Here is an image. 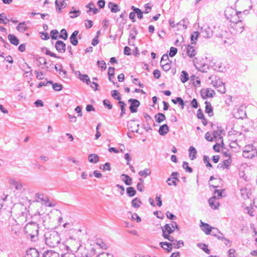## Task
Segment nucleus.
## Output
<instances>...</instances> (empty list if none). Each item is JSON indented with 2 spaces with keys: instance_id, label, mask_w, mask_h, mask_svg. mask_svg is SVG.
Listing matches in <instances>:
<instances>
[{
  "instance_id": "1",
  "label": "nucleus",
  "mask_w": 257,
  "mask_h": 257,
  "mask_svg": "<svg viewBox=\"0 0 257 257\" xmlns=\"http://www.w3.org/2000/svg\"><path fill=\"white\" fill-rule=\"evenodd\" d=\"M24 232L28 238H30L32 241H35L38 238L39 226L38 224L32 222L28 223L25 228Z\"/></svg>"
},
{
  "instance_id": "2",
  "label": "nucleus",
  "mask_w": 257,
  "mask_h": 257,
  "mask_svg": "<svg viewBox=\"0 0 257 257\" xmlns=\"http://www.w3.org/2000/svg\"><path fill=\"white\" fill-rule=\"evenodd\" d=\"M46 244L51 247H54L59 244L61 238L58 233L54 230L49 231L45 234Z\"/></svg>"
},
{
  "instance_id": "3",
  "label": "nucleus",
  "mask_w": 257,
  "mask_h": 257,
  "mask_svg": "<svg viewBox=\"0 0 257 257\" xmlns=\"http://www.w3.org/2000/svg\"><path fill=\"white\" fill-rule=\"evenodd\" d=\"M160 245L165 250L168 252H171L172 250L173 247L175 248H179L181 246L184 245V242L182 240H176L173 243H170L168 242H161Z\"/></svg>"
},
{
  "instance_id": "4",
  "label": "nucleus",
  "mask_w": 257,
  "mask_h": 257,
  "mask_svg": "<svg viewBox=\"0 0 257 257\" xmlns=\"http://www.w3.org/2000/svg\"><path fill=\"white\" fill-rule=\"evenodd\" d=\"M257 155V151L252 145L245 146L243 149L242 156L247 159H251Z\"/></svg>"
},
{
  "instance_id": "5",
  "label": "nucleus",
  "mask_w": 257,
  "mask_h": 257,
  "mask_svg": "<svg viewBox=\"0 0 257 257\" xmlns=\"http://www.w3.org/2000/svg\"><path fill=\"white\" fill-rule=\"evenodd\" d=\"M9 184L11 189H14L15 191H17L18 193H22L25 190L22 182L17 181L15 179H9Z\"/></svg>"
},
{
  "instance_id": "6",
  "label": "nucleus",
  "mask_w": 257,
  "mask_h": 257,
  "mask_svg": "<svg viewBox=\"0 0 257 257\" xmlns=\"http://www.w3.org/2000/svg\"><path fill=\"white\" fill-rule=\"evenodd\" d=\"M201 33L204 38H210L213 35L211 28L207 25H204L201 27Z\"/></svg>"
},
{
  "instance_id": "7",
  "label": "nucleus",
  "mask_w": 257,
  "mask_h": 257,
  "mask_svg": "<svg viewBox=\"0 0 257 257\" xmlns=\"http://www.w3.org/2000/svg\"><path fill=\"white\" fill-rule=\"evenodd\" d=\"M130 102V109L131 113H135L137 112L138 107L139 106L140 103V101L136 99L131 98L128 100Z\"/></svg>"
},
{
  "instance_id": "8",
  "label": "nucleus",
  "mask_w": 257,
  "mask_h": 257,
  "mask_svg": "<svg viewBox=\"0 0 257 257\" xmlns=\"http://www.w3.org/2000/svg\"><path fill=\"white\" fill-rule=\"evenodd\" d=\"M178 175L179 173L178 172H173L171 174V177L169 178L167 180V183L168 185L169 186L174 185L175 186H176V181H179V179H178Z\"/></svg>"
},
{
  "instance_id": "9",
  "label": "nucleus",
  "mask_w": 257,
  "mask_h": 257,
  "mask_svg": "<svg viewBox=\"0 0 257 257\" xmlns=\"http://www.w3.org/2000/svg\"><path fill=\"white\" fill-rule=\"evenodd\" d=\"M56 49L60 53H64L66 51V46L62 41L58 40L55 45Z\"/></svg>"
},
{
  "instance_id": "10",
  "label": "nucleus",
  "mask_w": 257,
  "mask_h": 257,
  "mask_svg": "<svg viewBox=\"0 0 257 257\" xmlns=\"http://www.w3.org/2000/svg\"><path fill=\"white\" fill-rule=\"evenodd\" d=\"M162 230V236L170 234L174 232V229L172 228L170 224H166L165 226L161 227Z\"/></svg>"
},
{
  "instance_id": "11",
  "label": "nucleus",
  "mask_w": 257,
  "mask_h": 257,
  "mask_svg": "<svg viewBox=\"0 0 257 257\" xmlns=\"http://www.w3.org/2000/svg\"><path fill=\"white\" fill-rule=\"evenodd\" d=\"M39 253L35 248H30L28 249L25 255V257H39Z\"/></svg>"
},
{
  "instance_id": "12",
  "label": "nucleus",
  "mask_w": 257,
  "mask_h": 257,
  "mask_svg": "<svg viewBox=\"0 0 257 257\" xmlns=\"http://www.w3.org/2000/svg\"><path fill=\"white\" fill-rule=\"evenodd\" d=\"M238 33H241L244 27L241 20H238L237 22L234 23L233 22V26H232Z\"/></svg>"
},
{
  "instance_id": "13",
  "label": "nucleus",
  "mask_w": 257,
  "mask_h": 257,
  "mask_svg": "<svg viewBox=\"0 0 257 257\" xmlns=\"http://www.w3.org/2000/svg\"><path fill=\"white\" fill-rule=\"evenodd\" d=\"M55 5H56L57 11L58 13H61V9L65 8L67 6V4L64 1L56 0L55 1Z\"/></svg>"
},
{
  "instance_id": "14",
  "label": "nucleus",
  "mask_w": 257,
  "mask_h": 257,
  "mask_svg": "<svg viewBox=\"0 0 257 257\" xmlns=\"http://www.w3.org/2000/svg\"><path fill=\"white\" fill-rule=\"evenodd\" d=\"M210 206L213 209H218L219 203L216 200V196H213L208 200Z\"/></svg>"
},
{
  "instance_id": "15",
  "label": "nucleus",
  "mask_w": 257,
  "mask_h": 257,
  "mask_svg": "<svg viewBox=\"0 0 257 257\" xmlns=\"http://www.w3.org/2000/svg\"><path fill=\"white\" fill-rule=\"evenodd\" d=\"M200 227L201 229L207 235L210 234L212 229V227L210 226L208 224L204 223L202 221H201Z\"/></svg>"
},
{
  "instance_id": "16",
  "label": "nucleus",
  "mask_w": 257,
  "mask_h": 257,
  "mask_svg": "<svg viewBox=\"0 0 257 257\" xmlns=\"http://www.w3.org/2000/svg\"><path fill=\"white\" fill-rule=\"evenodd\" d=\"M186 49L187 54L189 57L193 58L196 55V52L193 46L189 45L186 47Z\"/></svg>"
},
{
  "instance_id": "17",
  "label": "nucleus",
  "mask_w": 257,
  "mask_h": 257,
  "mask_svg": "<svg viewBox=\"0 0 257 257\" xmlns=\"http://www.w3.org/2000/svg\"><path fill=\"white\" fill-rule=\"evenodd\" d=\"M188 21L186 19H183L180 21L179 23L176 24V27L178 29H182L185 30L187 27V25L188 24Z\"/></svg>"
},
{
  "instance_id": "18",
  "label": "nucleus",
  "mask_w": 257,
  "mask_h": 257,
  "mask_svg": "<svg viewBox=\"0 0 257 257\" xmlns=\"http://www.w3.org/2000/svg\"><path fill=\"white\" fill-rule=\"evenodd\" d=\"M43 257H60V255L56 251L52 250H48L44 252Z\"/></svg>"
},
{
  "instance_id": "19",
  "label": "nucleus",
  "mask_w": 257,
  "mask_h": 257,
  "mask_svg": "<svg viewBox=\"0 0 257 257\" xmlns=\"http://www.w3.org/2000/svg\"><path fill=\"white\" fill-rule=\"evenodd\" d=\"M205 112L206 113H207L209 116H213V108L211 106V103L209 102L206 101L205 102Z\"/></svg>"
},
{
  "instance_id": "20",
  "label": "nucleus",
  "mask_w": 257,
  "mask_h": 257,
  "mask_svg": "<svg viewBox=\"0 0 257 257\" xmlns=\"http://www.w3.org/2000/svg\"><path fill=\"white\" fill-rule=\"evenodd\" d=\"M78 33L79 32L78 31H74L70 37V42L74 46H76L78 44V40L76 36Z\"/></svg>"
},
{
  "instance_id": "21",
  "label": "nucleus",
  "mask_w": 257,
  "mask_h": 257,
  "mask_svg": "<svg viewBox=\"0 0 257 257\" xmlns=\"http://www.w3.org/2000/svg\"><path fill=\"white\" fill-rule=\"evenodd\" d=\"M169 131L168 126L166 124H164L160 126L159 130V133L161 136H164L169 132Z\"/></svg>"
},
{
  "instance_id": "22",
  "label": "nucleus",
  "mask_w": 257,
  "mask_h": 257,
  "mask_svg": "<svg viewBox=\"0 0 257 257\" xmlns=\"http://www.w3.org/2000/svg\"><path fill=\"white\" fill-rule=\"evenodd\" d=\"M57 66H58L60 67L59 75L63 78H66L67 77V71L62 69L63 67H62V65H61V64L55 65V68L56 71H58V67Z\"/></svg>"
},
{
  "instance_id": "23",
  "label": "nucleus",
  "mask_w": 257,
  "mask_h": 257,
  "mask_svg": "<svg viewBox=\"0 0 257 257\" xmlns=\"http://www.w3.org/2000/svg\"><path fill=\"white\" fill-rule=\"evenodd\" d=\"M17 30L20 32L23 33L28 29L25 22L20 23L16 28Z\"/></svg>"
},
{
  "instance_id": "24",
  "label": "nucleus",
  "mask_w": 257,
  "mask_h": 257,
  "mask_svg": "<svg viewBox=\"0 0 257 257\" xmlns=\"http://www.w3.org/2000/svg\"><path fill=\"white\" fill-rule=\"evenodd\" d=\"M121 177L126 185H131L132 184V179L128 175L123 174L121 175Z\"/></svg>"
},
{
  "instance_id": "25",
  "label": "nucleus",
  "mask_w": 257,
  "mask_h": 257,
  "mask_svg": "<svg viewBox=\"0 0 257 257\" xmlns=\"http://www.w3.org/2000/svg\"><path fill=\"white\" fill-rule=\"evenodd\" d=\"M99 160V157L95 154H91L88 156V161L92 163H96Z\"/></svg>"
},
{
  "instance_id": "26",
  "label": "nucleus",
  "mask_w": 257,
  "mask_h": 257,
  "mask_svg": "<svg viewBox=\"0 0 257 257\" xmlns=\"http://www.w3.org/2000/svg\"><path fill=\"white\" fill-rule=\"evenodd\" d=\"M8 39L10 42L14 45L17 46L19 44V39L13 34H9L8 36Z\"/></svg>"
},
{
  "instance_id": "27",
  "label": "nucleus",
  "mask_w": 257,
  "mask_h": 257,
  "mask_svg": "<svg viewBox=\"0 0 257 257\" xmlns=\"http://www.w3.org/2000/svg\"><path fill=\"white\" fill-rule=\"evenodd\" d=\"M108 8L110 9L111 12L112 13H116L120 10L118 8V6L116 4L111 2L109 3Z\"/></svg>"
},
{
  "instance_id": "28",
  "label": "nucleus",
  "mask_w": 257,
  "mask_h": 257,
  "mask_svg": "<svg viewBox=\"0 0 257 257\" xmlns=\"http://www.w3.org/2000/svg\"><path fill=\"white\" fill-rule=\"evenodd\" d=\"M189 151L190 152L189 153V157L191 159V160H193L195 159H196V154L197 153V151H196V149H195V148H194L192 146L190 147L189 148Z\"/></svg>"
},
{
  "instance_id": "29",
  "label": "nucleus",
  "mask_w": 257,
  "mask_h": 257,
  "mask_svg": "<svg viewBox=\"0 0 257 257\" xmlns=\"http://www.w3.org/2000/svg\"><path fill=\"white\" fill-rule=\"evenodd\" d=\"M215 94L213 90L211 89H206L204 92H202V95L204 94L205 97H211Z\"/></svg>"
},
{
  "instance_id": "30",
  "label": "nucleus",
  "mask_w": 257,
  "mask_h": 257,
  "mask_svg": "<svg viewBox=\"0 0 257 257\" xmlns=\"http://www.w3.org/2000/svg\"><path fill=\"white\" fill-rule=\"evenodd\" d=\"M155 118L157 122L161 123L166 119V116L162 113H158L155 116Z\"/></svg>"
},
{
  "instance_id": "31",
  "label": "nucleus",
  "mask_w": 257,
  "mask_h": 257,
  "mask_svg": "<svg viewBox=\"0 0 257 257\" xmlns=\"http://www.w3.org/2000/svg\"><path fill=\"white\" fill-rule=\"evenodd\" d=\"M180 79L182 83H185L188 80L189 75L186 71H182L181 72Z\"/></svg>"
},
{
  "instance_id": "32",
  "label": "nucleus",
  "mask_w": 257,
  "mask_h": 257,
  "mask_svg": "<svg viewBox=\"0 0 257 257\" xmlns=\"http://www.w3.org/2000/svg\"><path fill=\"white\" fill-rule=\"evenodd\" d=\"M142 204V201L138 198H134L132 201V206L134 208L140 207Z\"/></svg>"
},
{
  "instance_id": "33",
  "label": "nucleus",
  "mask_w": 257,
  "mask_h": 257,
  "mask_svg": "<svg viewBox=\"0 0 257 257\" xmlns=\"http://www.w3.org/2000/svg\"><path fill=\"white\" fill-rule=\"evenodd\" d=\"M151 174V170L149 169H145L144 170L140 171L139 172V175L140 177H146L149 175H150Z\"/></svg>"
},
{
  "instance_id": "34",
  "label": "nucleus",
  "mask_w": 257,
  "mask_h": 257,
  "mask_svg": "<svg viewBox=\"0 0 257 257\" xmlns=\"http://www.w3.org/2000/svg\"><path fill=\"white\" fill-rule=\"evenodd\" d=\"M92 7L94 6V4L93 3H90L89 4H88L86 6V7L89 8V10L87 11V13H90V12L92 11L93 14H97L98 12V10L96 8H92Z\"/></svg>"
},
{
  "instance_id": "35",
  "label": "nucleus",
  "mask_w": 257,
  "mask_h": 257,
  "mask_svg": "<svg viewBox=\"0 0 257 257\" xmlns=\"http://www.w3.org/2000/svg\"><path fill=\"white\" fill-rule=\"evenodd\" d=\"M126 193L127 194L128 196L130 197H133L136 194V191L134 189V188L132 187H128L126 188Z\"/></svg>"
},
{
  "instance_id": "36",
  "label": "nucleus",
  "mask_w": 257,
  "mask_h": 257,
  "mask_svg": "<svg viewBox=\"0 0 257 257\" xmlns=\"http://www.w3.org/2000/svg\"><path fill=\"white\" fill-rule=\"evenodd\" d=\"M139 181L140 182L138 183L137 185V188L138 190H139V191L143 192L144 189V181L143 179H142V178H139Z\"/></svg>"
},
{
  "instance_id": "37",
  "label": "nucleus",
  "mask_w": 257,
  "mask_h": 257,
  "mask_svg": "<svg viewBox=\"0 0 257 257\" xmlns=\"http://www.w3.org/2000/svg\"><path fill=\"white\" fill-rule=\"evenodd\" d=\"M240 191L243 198L247 199L249 198V192L246 188L240 189Z\"/></svg>"
},
{
  "instance_id": "38",
  "label": "nucleus",
  "mask_w": 257,
  "mask_h": 257,
  "mask_svg": "<svg viewBox=\"0 0 257 257\" xmlns=\"http://www.w3.org/2000/svg\"><path fill=\"white\" fill-rule=\"evenodd\" d=\"M172 101L174 103L176 104L177 103H178L180 105L182 106V108L184 107V106L185 105V103L184 102L183 100L182 99V98L180 97H177L176 98V99H172Z\"/></svg>"
},
{
  "instance_id": "39",
  "label": "nucleus",
  "mask_w": 257,
  "mask_h": 257,
  "mask_svg": "<svg viewBox=\"0 0 257 257\" xmlns=\"http://www.w3.org/2000/svg\"><path fill=\"white\" fill-rule=\"evenodd\" d=\"M118 103L120 105L121 112L120 114V116L121 117L123 116V115L125 113V106H126L125 103L122 101H119Z\"/></svg>"
},
{
  "instance_id": "40",
  "label": "nucleus",
  "mask_w": 257,
  "mask_h": 257,
  "mask_svg": "<svg viewBox=\"0 0 257 257\" xmlns=\"http://www.w3.org/2000/svg\"><path fill=\"white\" fill-rule=\"evenodd\" d=\"M218 88V91L221 93H224L226 91L224 84L222 83L220 80H219V84Z\"/></svg>"
},
{
  "instance_id": "41",
  "label": "nucleus",
  "mask_w": 257,
  "mask_h": 257,
  "mask_svg": "<svg viewBox=\"0 0 257 257\" xmlns=\"http://www.w3.org/2000/svg\"><path fill=\"white\" fill-rule=\"evenodd\" d=\"M197 246L204 250L206 253L208 254L210 253V250L207 248L208 246L206 244L200 243L198 244Z\"/></svg>"
},
{
  "instance_id": "42",
  "label": "nucleus",
  "mask_w": 257,
  "mask_h": 257,
  "mask_svg": "<svg viewBox=\"0 0 257 257\" xmlns=\"http://www.w3.org/2000/svg\"><path fill=\"white\" fill-rule=\"evenodd\" d=\"M111 96L116 100H118L120 101L121 96L119 94V93L117 90H112L111 91Z\"/></svg>"
},
{
  "instance_id": "43",
  "label": "nucleus",
  "mask_w": 257,
  "mask_h": 257,
  "mask_svg": "<svg viewBox=\"0 0 257 257\" xmlns=\"http://www.w3.org/2000/svg\"><path fill=\"white\" fill-rule=\"evenodd\" d=\"M59 38L66 40L68 38V34L66 30L64 29H62L60 32V35H59Z\"/></svg>"
},
{
  "instance_id": "44",
  "label": "nucleus",
  "mask_w": 257,
  "mask_h": 257,
  "mask_svg": "<svg viewBox=\"0 0 257 257\" xmlns=\"http://www.w3.org/2000/svg\"><path fill=\"white\" fill-rule=\"evenodd\" d=\"M199 33L198 32H194L191 35V41L192 44H195V41L197 40V38L199 37Z\"/></svg>"
},
{
  "instance_id": "45",
  "label": "nucleus",
  "mask_w": 257,
  "mask_h": 257,
  "mask_svg": "<svg viewBox=\"0 0 257 257\" xmlns=\"http://www.w3.org/2000/svg\"><path fill=\"white\" fill-rule=\"evenodd\" d=\"M81 13L79 10H74L71 11L69 12V14H70V17L71 18H75L78 17L80 15Z\"/></svg>"
},
{
  "instance_id": "46",
  "label": "nucleus",
  "mask_w": 257,
  "mask_h": 257,
  "mask_svg": "<svg viewBox=\"0 0 257 257\" xmlns=\"http://www.w3.org/2000/svg\"><path fill=\"white\" fill-rule=\"evenodd\" d=\"M96 244L99 245L101 248L103 249L107 248V245L106 243L101 239H97L96 241Z\"/></svg>"
},
{
  "instance_id": "47",
  "label": "nucleus",
  "mask_w": 257,
  "mask_h": 257,
  "mask_svg": "<svg viewBox=\"0 0 257 257\" xmlns=\"http://www.w3.org/2000/svg\"><path fill=\"white\" fill-rule=\"evenodd\" d=\"M51 38L54 40H57L59 38L58 31L57 30H53L50 32Z\"/></svg>"
},
{
  "instance_id": "48",
  "label": "nucleus",
  "mask_w": 257,
  "mask_h": 257,
  "mask_svg": "<svg viewBox=\"0 0 257 257\" xmlns=\"http://www.w3.org/2000/svg\"><path fill=\"white\" fill-rule=\"evenodd\" d=\"M52 84L53 89L55 91H59L61 90L63 88L62 85L59 84L58 83H53Z\"/></svg>"
},
{
  "instance_id": "49",
  "label": "nucleus",
  "mask_w": 257,
  "mask_h": 257,
  "mask_svg": "<svg viewBox=\"0 0 257 257\" xmlns=\"http://www.w3.org/2000/svg\"><path fill=\"white\" fill-rule=\"evenodd\" d=\"M137 34V31H136V29H133L130 33L128 39H131L133 40H135Z\"/></svg>"
},
{
  "instance_id": "50",
  "label": "nucleus",
  "mask_w": 257,
  "mask_h": 257,
  "mask_svg": "<svg viewBox=\"0 0 257 257\" xmlns=\"http://www.w3.org/2000/svg\"><path fill=\"white\" fill-rule=\"evenodd\" d=\"M183 167L186 170V172L192 173L193 171L192 169L189 166L188 163L186 162H183Z\"/></svg>"
},
{
  "instance_id": "51",
  "label": "nucleus",
  "mask_w": 257,
  "mask_h": 257,
  "mask_svg": "<svg viewBox=\"0 0 257 257\" xmlns=\"http://www.w3.org/2000/svg\"><path fill=\"white\" fill-rule=\"evenodd\" d=\"M7 21H8V20H7V17L5 14H0V23L6 25L7 24Z\"/></svg>"
},
{
  "instance_id": "52",
  "label": "nucleus",
  "mask_w": 257,
  "mask_h": 257,
  "mask_svg": "<svg viewBox=\"0 0 257 257\" xmlns=\"http://www.w3.org/2000/svg\"><path fill=\"white\" fill-rule=\"evenodd\" d=\"M103 105L105 107H107L108 109H111L112 108V104H110V102L108 99H105L103 101Z\"/></svg>"
},
{
  "instance_id": "53",
  "label": "nucleus",
  "mask_w": 257,
  "mask_h": 257,
  "mask_svg": "<svg viewBox=\"0 0 257 257\" xmlns=\"http://www.w3.org/2000/svg\"><path fill=\"white\" fill-rule=\"evenodd\" d=\"M163 69L165 71H168L171 69V64L169 63L161 64Z\"/></svg>"
},
{
  "instance_id": "54",
  "label": "nucleus",
  "mask_w": 257,
  "mask_h": 257,
  "mask_svg": "<svg viewBox=\"0 0 257 257\" xmlns=\"http://www.w3.org/2000/svg\"><path fill=\"white\" fill-rule=\"evenodd\" d=\"M177 53V49L176 48L172 47L170 49L169 56L170 57H174Z\"/></svg>"
},
{
  "instance_id": "55",
  "label": "nucleus",
  "mask_w": 257,
  "mask_h": 257,
  "mask_svg": "<svg viewBox=\"0 0 257 257\" xmlns=\"http://www.w3.org/2000/svg\"><path fill=\"white\" fill-rule=\"evenodd\" d=\"M97 64L98 67L101 68L102 69L105 70L106 68V63L103 60L98 61Z\"/></svg>"
},
{
  "instance_id": "56",
  "label": "nucleus",
  "mask_w": 257,
  "mask_h": 257,
  "mask_svg": "<svg viewBox=\"0 0 257 257\" xmlns=\"http://www.w3.org/2000/svg\"><path fill=\"white\" fill-rule=\"evenodd\" d=\"M99 33V31L97 32L96 36L93 39V40L92 41L91 44L94 46H96L99 43V40L98 39Z\"/></svg>"
},
{
  "instance_id": "57",
  "label": "nucleus",
  "mask_w": 257,
  "mask_h": 257,
  "mask_svg": "<svg viewBox=\"0 0 257 257\" xmlns=\"http://www.w3.org/2000/svg\"><path fill=\"white\" fill-rule=\"evenodd\" d=\"M164 61H166V63H169V59L167 54H164L162 56L160 64L164 63Z\"/></svg>"
},
{
  "instance_id": "58",
  "label": "nucleus",
  "mask_w": 257,
  "mask_h": 257,
  "mask_svg": "<svg viewBox=\"0 0 257 257\" xmlns=\"http://www.w3.org/2000/svg\"><path fill=\"white\" fill-rule=\"evenodd\" d=\"M46 49V51H45V54L46 55H50L53 57H54V58H60V57H58L56 55V54L53 53V52H51L49 49H48L47 48H45Z\"/></svg>"
},
{
  "instance_id": "59",
  "label": "nucleus",
  "mask_w": 257,
  "mask_h": 257,
  "mask_svg": "<svg viewBox=\"0 0 257 257\" xmlns=\"http://www.w3.org/2000/svg\"><path fill=\"white\" fill-rule=\"evenodd\" d=\"M203 161L206 164L207 167H212L211 164L209 162V157L206 156H204Z\"/></svg>"
},
{
  "instance_id": "60",
  "label": "nucleus",
  "mask_w": 257,
  "mask_h": 257,
  "mask_svg": "<svg viewBox=\"0 0 257 257\" xmlns=\"http://www.w3.org/2000/svg\"><path fill=\"white\" fill-rule=\"evenodd\" d=\"M166 216L168 218L171 220H175L176 219V216L169 211H167Z\"/></svg>"
},
{
  "instance_id": "61",
  "label": "nucleus",
  "mask_w": 257,
  "mask_h": 257,
  "mask_svg": "<svg viewBox=\"0 0 257 257\" xmlns=\"http://www.w3.org/2000/svg\"><path fill=\"white\" fill-rule=\"evenodd\" d=\"M164 238L167 239L169 240L171 242V243L174 242L176 240L174 239V238L170 235V234H167V235H165L164 236H163Z\"/></svg>"
},
{
  "instance_id": "62",
  "label": "nucleus",
  "mask_w": 257,
  "mask_h": 257,
  "mask_svg": "<svg viewBox=\"0 0 257 257\" xmlns=\"http://www.w3.org/2000/svg\"><path fill=\"white\" fill-rule=\"evenodd\" d=\"M219 230L217 228H215V227H212V231H211V233L210 234L212 235H213L214 236H216V235H217V234L219 233Z\"/></svg>"
},
{
  "instance_id": "63",
  "label": "nucleus",
  "mask_w": 257,
  "mask_h": 257,
  "mask_svg": "<svg viewBox=\"0 0 257 257\" xmlns=\"http://www.w3.org/2000/svg\"><path fill=\"white\" fill-rule=\"evenodd\" d=\"M61 257H77L75 254L72 252H67L62 254Z\"/></svg>"
},
{
  "instance_id": "64",
  "label": "nucleus",
  "mask_w": 257,
  "mask_h": 257,
  "mask_svg": "<svg viewBox=\"0 0 257 257\" xmlns=\"http://www.w3.org/2000/svg\"><path fill=\"white\" fill-rule=\"evenodd\" d=\"M153 75L155 78L159 79L161 76L160 71L159 70H155L153 72Z\"/></svg>"
}]
</instances>
